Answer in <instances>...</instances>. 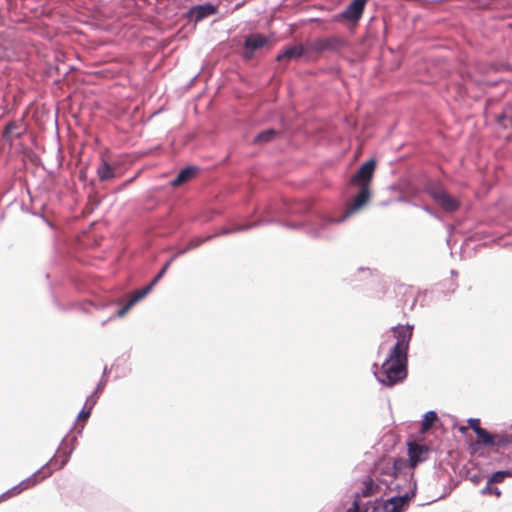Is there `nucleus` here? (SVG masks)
Masks as SVG:
<instances>
[{"label":"nucleus","instance_id":"obj_1","mask_svg":"<svg viewBox=\"0 0 512 512\" xmlns=\"http://www.w3.org/2000/svg\"><path fill=\"white\" fill-rule=\"evenodd\" d=\"M376 169V162L370 159L364 162L351 177L350 183L359 188L358 193L346 204V210L338 219H331L333 223H341L351 215L366 206L371 198V182Z\"/></svg>","mask_w":512,"mask_h":512},{"label":"nucleus","instance_id":"obj_2","mask_svg":"<svg viewBox=\"0 0 512 512\" xmlns=\"http://www.w3.org/2000/svg\"><path fill=\"white\" fill-rule=\"evenodd\" d=\"M407 376V357H394L390 352L388 359L382 364L378 373V380L388 387L403 381Z\"/></svg>","mask_w":512,"mask_h":512},{"label":"nucleus","instance_id":"obj_3","mask_svg":"<svg viewBox=\"0 0 512 512\" xmlns=\"http://www.w3.org/2000/svg\"><path fill=\"white\" fill-rule=\"evenodd\" d=\"M428 194L432 197L435 203L446 212H454L459 209L460 202L452 197L444 187L438 182H432L426 188Z\"/></svg>","mask_w":512,"mask_h":512},{"label":"nucleus","instance_id":"obj_4","mask_svg":"<svg viewBox=\"0 0 512 512\" xmlns=\"http://www.w3.org/2000/svg\"><path fill=\"white\" fill-rule=\"evenodd\" d=\"M393 332L397 342L391 352L394 353V357H407L409 343L413 335V327L409 325H399L393 328Z\"/></svg>","mask_w":512,"mask_h":512},{"label":"nucleus","instance_id":"obj_5","mask_svg":"<svg viewBox=\"0 0 512 512\" xmlns=\"http://www.w3.org/2000/svg\"><path fill=\"white\" fill-rule=\"evenodd\" d=\"M40 474H41V472H36L32 476L21 481L18 485L12 487L11 489H9L5 493H3L0 496V502L5 501L11 497H14V496L20 494L22 491L35 486L37 483L42 481V479L40 478Z\"/></svg>","mask_w":512,"mask_h":512},{"label":"nucleus","instance_id":"obj_6","mask_svg":"<svg viewBox=\"0 0 512 512\" xmlns=\"http://www.w3.org/2000/svg\"><path fill=\"white\" fill-rule=\"evenodd\" d=\"M409 500L408 494L392 497L375 507L373 512H402L403 507L408 505Z\"/></svg>","mask_w":512,"mask_h":512},{"label":"nucleus","instance_id":"obj_7","mask_svg":"<svg viewBox=\"0 0 512 512\" xmlns=\"http://www.w3.org/2000/svg\"><path fill=\"white\" fill-rule=\"evenodd\" d=\"M69 454L66 451H58L56 455L50 460L47 468H43L39 472L40 478L43 480L52 474L53 470L63 468L68 462Z\"/></svg>","mask_w":512,"mask_h":512},{"label":"nucleus","instance_id":"obj_8","mask_svg":"<svg viewBox=\"0 0 512 512\" xmlns=\"http://www.w3.org/2000/svg\"><path fill=\"white\" fill-rule=\"evenodd\" d=\"M343 41L338 37L318 39L310 44V49L316 52L335 51L342 47Z\"/></svg>","mask_w":512,"mask_h":512},{"label":"nucleus","instance_id":"obj_9","mask_svg":"<svg viewBox=\"0 0 512 512\" xmlns=\"http://www.w3.org/2000/svg\"><path fill=\"white\" fill-rule=\"evenodd\" d=\"M26 131L25 125L22 120L9 122L3 131V139L10 144L17 138H20Z\"/></svg>","mask_w":512,"mask_h":512},{"label":"nucleus","instance_id":"obj_10","mask_svg":"<svg viewBox=\"0 0 512 512\" xmlns=\"http://www.w3.org/2000/svg\"><path fill=\"white\" fill-rule=\"evenodd\" d=\"M428 447L417 443H409L408 454L410 466L416 467L420 462H423L428 454Z\"/></svg>","mask_w":512,"mask_h":512},{"label":"nucleus","instance_id":"obj_11","mask_svg":"<svg viewBox=\"0 0 512 512\" xmlns=\"http://www.w3.org/2000/svg\"><path fill=\"white\" fill-rule=\"evenodd\" d=\"M154 286L151 282L144 288L136 290L128 302L117 312L118 317H123L138 301L143 299Z\"/></svg>","mask_w":512,"mask_h":512},{"label":"nucleus","instance_id":"obj_12","mask_svg":"<svg viewBox=\"0 0 512 512\" xmlns=\"http://www.w3.org/2000/svg\"><path fill=\"white\" fill-rule=\"evenodd\" d=\"M217 13V8L210 4H204V5H197L193 6L189 12L188 15L190 18L194 19L196 22L203 20L204 18L214 15Z\"/></svg>","mask_w":512,"mask_h":512},{"label":"nucleus","instance_id":"obj_13","mask_svg":"<svg viewBox=\"0 0 512 512\" xmlns=\"http://www.w3.org/2000/svg\"><path fill=\"white\" fill-rule=\"evenodd\" d=\"M367 0H353L344 10L342 16L350 21H357L361 18Z\"/></svg>","mask_w":512,"mask_h":512},{"label":"nucleus","instance_id":"obj_14","mask_svg":"<svg viewBox=\"0 0 512 512\" xmlns=\"http://www.w3.org/2000/svg\"><path fill=\"white\" fill-rule=\"evenodd\" d=\"M267 43V38L264 37L263 35L261 34H252L250 35L249 37L246 38L245 40V49H246V53H245V57L247 59H250L253 55V53L263 47L265 44Z\"/></svg>","mask_w":512,"mask_h":512},{"label":"nucleus","instance_id":"obj_15","mask_svg":"<svg viewBox=\"0 0 512 512\" xmlns=\"http://www.w3.org/2000/svg\"><path fill=\"white\" fill-rule=\"evenodd\" d=\"M97 176L101 182L115 179L117 177L116 167L109 164L105 159H101L97 168Z\"/></svg>","mask_w":512,"mask_h":512},{"label":"nucleus","instance_id":"obj_16","mask_svg":"<svg viewBox=\"0 0 512 512\" xmlns=\"http://www.w3.org/2000/svg\"><path fill=\"white\" fill-rule=\"evenodd\" d=\"M305 53V49L302 45H295L287 47L283 50L282 53L278 54L276 60L277 61H290L293 59H298L303 56Z\"/></svg>","mask_w":512,"mask_h":512},{"label":"nucleus","instance_id":"obj_17","mask_svg":"<svg viewBox=\"0 0 512 512\" xmlns=\"http://www.w3.org/2000/svg\"><path fill=\"white\" fill-rule=\"evenodd\" d=\"M197 173V169L193 167H186L182 169L177 177L172 181V186L177 187L192 179Z\"/></svg>","mask_w":512,"mask_h":512},{"label":"nucleus","instance_id":"obj_18","mask_svg":"<svg viewBox=\"0 0 512 512\" xmlns=\"http://www.w3.org/2000/svg\"><path fill=\"white\" fill-rule=\"evenodd\" d=\"M476 435H477V440H476L477 444L487 446V447H494L495 434H491L483 428V429H479V431L476 433Z\"/></svg>","mask_w":512,"mask_h":512},{"label":"nucleus","instance_id":"obj_19","mask_svg":"<svg viewBox=\"0 0 512 512\" xmlns=\"http://www.w3.org/2000/svg\"><path fill=\"white\" fill-rule=\"evenodd\" d=\"M512 445V434L508 433H498L495 434L494 447L499 448H507Z\"/></svg>","mask_w":512,"mask_h":512},{"label":"nucleus","instance_id":"obj_20","mask_svg":"<svg viewBox=\"0 0 512 512\" xmlns=\"http://www.w3.org/2000/svg\"><path fill=\"white\" fill-rule=\"evenodd\" d=\"M278 134V132L274 129H267L261 133H259L256 138L254 139V143L256 144H263V143H267V142H270L271 140H273L276 135Z\"/></svg>","mask_w":512,"mask_h":512},{"label":"nucleus","instance_id":"obj_21","mask_svg":"<svg viewBox=\"0 0 512 512\" xmlns=\"http://www.w3.org/2000/svg\"><path fill=\"white\" fill-rule=\"evenodd\" d=\"M512 477V471L511 470H505V471H497L495 472L490 479L488 480V483L486 485V489H490V484L493 483H501L504 481L505 478Z\"/></svg>","mask_w":512,"mask_h":512},{"label":"nucleus","instance_id":"obj_22","mask_svg":"<svg viewBox=\"0 0 512 512\" xmlns=\"http://www.w3.org/2000/svg\"><path fill=\"white\" fill-rule=\"evenodd\" d=\"M437 420V415L434 411H429L424 415L422 426H421V432L425 433L427 432L434 422Z\"/></svg>","mask_w":512,"mask_h":512},{"label":"nucleus","instance_id":"obj_23","mask_svg":"<svg viewBox=\"0 0 512 512\" xmlns=\"http://www.w3.org/2000/svg\"><path fill=\"white\" fill-rule=\"evenodd\" d=\"M211 238H212V236H208L205 239L195 237L189 241L188 245L184 249L178 251L177 255L179 256V255L186 253L189 250L195 249V248L199 247L202 243H204L206 240H209Z\"/></svg>","mask_w":512,"mask_h":512},{"label":"nucleus","instance_id":"obj_24","mask_svg":"<svg viewBox=\"0 0 512 512\" xmlns=\"http://www.w3.org/2000/svg\"><path fill=\"white\" fill-rule=\"evenodd\" d=\"M178 255H174L170 260H168L164 266L161 268V270L158 272V274L155 276V278L151 281V284L154 286L163 276L164 274L166 273V271L168 270V268L170 267L171 263L174 261V259L177 257Z\"/></svg>","mask_w":512,"mask_h":512},{"label":"nucleus","instance_id":"obj_25","mask_svg":"<svg viewBox=\"0 0 512 512\" xmlns=\"http://www.w3.org/2000/svg\"><path fill=\"white\" fill-rule=\"evenodd\" d=\"M374 487H375V484H374L373 480L369 478L367 481H365V489H364L362 495L364 497L371 496L375 492Z\"/></svg>","mask_w":512,"mask_h":512},{"label":"nucleus","instance_id":"obj_26","mask_svg":"<svg viewBox=\"0 0 512 512\" xmlns=\"http://www.w3.org/2000/svg\"><path fill=\"white\" fill-rule=\"evenodd\" d=\"M468 425L469 427L475 432L477 433L479 431V429H483L481 426H480V420L479 419H469L468 420Z\"/></svg>","mask_w":512,"mask_h":512},{"label":"nucleus","instance_id":"obj_27","mask_svg":"<svg viewBox=\"0 0 512 512\" xmlns=\"http://www.w3.org/2000/svg\"><path fill=\"white\" fill-rule=\"evenodd\" d=\"M250 227H252V225H248V226H237V227L232 228V229H224V230L221 232V234L226 235V234H230V233H233V232L243 231V230H247V229H249Z\"/></svg>","mask_w":512,"mask_h":512},{"label":"nucleus","instance_id":"obj_28","mask_svg":"<svg viewBox=\"0 0 512 512\" xmlns=\"http://www.w3.org/2000/svg\"><path fill=\"white\" fill-rule=\"evenodd\" d=\"M91 411L89 409L83 408L82 411L78 415L79 421H86L90 417Z\"/></svg>","mask_w":512,"mask_h":512},{"label":"nucleus","instance_id":"obj_29","mask_svg":"<svg viewBox=\"0 0 512 512\" xmlns=\"http://www.w3.org/2000/svg\"><path fill=\"white\" fill-rule=\"evenodd\" d=\"M482 493L483 494H486V493H491V494H494L495 496L499 497L501 495V491L498 489V488H493L491 485H490V489H486V487L482 490Z\"/></svg>","mask_w":512,"mask_h":512},{"label":"nucleus","instance_id":"obj_30","mask_svg":"<svg viewBox=\"0 0 512 512\" xmlns=\"http://www.w3.org/2000/svg\"><path fill=\"white\" fill-rule=\"evenodd\" d=\"M96 403V400L94 399L93 396H90L86 399V402H85V405H84V408L85 409H89L90 411L92 410L93 406L95 405Z\"/></svg>","mask_w":512,"mask_h":512},{"label":"nucleus","instance_id":"obj_31","mask_svg":"<svg viewBox=\"0 0 512 512\" xmlns=\"http://www.w3.org/2000/svg\"><path fill=\"white\" fill-rule=\"evenodd\" d=\"M347 512H360L359 503L357 500L353 502L352 507L349 508Z\"/></svg>","mask_w":512,"mask_h":512},{"label":"nucleus","instance_id":"obj_32","mask_svg":"<svg viewBox=\"0 0 512 512\" xmlns=\"http://www.w3.org/2000/svg\"><path fill=\"white\" fill-rule=\"evenodd\" d=\"M505 119H506V116L503 114V115L499 116L498 121H499V123H502V121Z\"/></svg>","mask_w":512,"mask_h":512}]
</instances>
